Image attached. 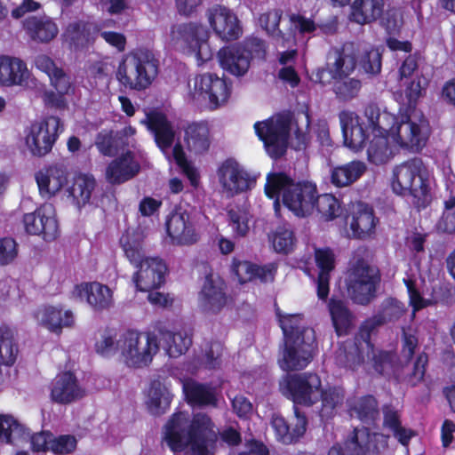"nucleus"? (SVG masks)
Returning a JSON list of instances; mask_svg holds the SVG:
<instances>
[{"instance_id": "nucleus-1", "label": "nucleus", "mask_w": 455, "mask_h": 455, "mask_svg": "<svg viewBox=\"0 0 455 455\" xmlns=\"http://www.w3.org/2000/svg\"><path fill=\"white\" fill-rule=\"evenodd\" d=\"M321 387V378L314 372L287 374L280 381L281 393L294 403V416L288 421L282 415H273L271 426L277 441L283 444H291L297 443L305 435L307 419L297 405L307 407L314 405L318 400Z\"/></svg>"}, {"instance_id": "nucleus-2", "label": "nucleus", "mask_w": 455, "mask_h": 455, "mask_svg": "<svg viewBox=\"0 0 455 455\" xmlns=\"http://www.w3.org/2000/svg\"><path fill=\"white\" fill-rule=\"evenodd\" d=\"M216 426L206 413L176 411L171 415L163 430V439L169 449L188 455H213L218 441Z\"/></svg>"}, {"instance_id": "nucleus-3", "label": "nucleus", "mask_w": 455, "mask_h": 455, "mask_svg": "<svg viewBox=\"0 0 455 455\" xmlns=\"http://www.w3.org/2000/svg\"><path fill=\"white\" fill-rule=\"evenodd\" d=\"M364 116L368 127L374 135H390L403 148L419 152L427 144V134L422 132L418 124L411 122L410 117L398 123L394 115L386 111L381 112L374 103L365 107Z\"/></svg>"}, {"instance_id": "nucleus-4", "label": "nucleus", "mask_w": 455, "mask_h": 455, "mask_svg": "<svg viewBox=\"0 0 455 455\" xmlns=\"http://www.w3.org/2000/svg\"><path fill=\"white\" fill-rule=\"evenodd\" d=\"M299 315H288L280 319L284 337V348L279 365L283 371H300L313 360L315 340L314 331L301 326Z\"/></svg>"}, {"instance_id": "nucleus-5", "label": "nucleus", "mask_w": 455, "mask_h": 455, "mask_svg": "<svg viewBox=\"0 0 455 455\" xmlns=\"http://www.w3.org/2000/svg\"><path fill=\"white\" fill-rule=\"evenodd\" d=\"M160 70L159 56L148 47H137L119 62L116 77L120 85L131 91L148 89Z\"/></svg>"}, {"instance_id": "nucleus-6", "label": "nucleus", "mask_w": 455, "mask_h": 455, "mask_svg": "<svg viewBox=\"0 0 455 455\" xmlns=\"http://www.w3.org/2000/svg\"><path fill=\"white\" fill-rule=\"evenodd\" d=\"M391 188L395 194L411 196L416 208H426L431 202L427 170L419 157L411 158L393 169Z\"/></svg>"}, {"instance_id": "nucleus-7", "label": "nucleus", "mask_w": 455, "mask_h": 455, "mask_svg": "<svg viewBox=\"0 0 455 455\" xmlns=\"http://www.w3.org/2000/svg\"><path fill=\"white\" fill-rule=\"evenodd\" d=\"M380 283L379 268L363 258L357 259L350 266L345 279L348 297L360 306H368L377 298Z\"/></svg>"}, {"instance_id": "nucleus-8", "label": "nucleus", "mask_w": 455, "mask_h": 455, "mask_svg": "<svg viewBox=\"0 0 455 455\" xmlns=\"http://www.w3.org/2000/svg\"><path fill=\"white\" fill-rule=\"evenodd\" d=\"M254 130L271 158L276 160L286 154L291 131V121L288 117L278 116L263 122H256Z\"/></svg>"}, {"instance_id": "nucleus-9", "label": "nucleus", "mask_w": 455, "mask_h": 455, "mask_svg": "<svg viewBox=\"0 0 455 455\" xmlns=\"http://www.w3.org/2000/svg\"><path fill=\"white\" fill-rule=\"evenodd\" d=\"M141 333L127 330L117 339L118 351H120L125 363L129 366L142 367L148 365L159 349L157 338L155 334L148 333L146 342L140 345Z\"/></svg>"}, {"instance_id": "nucleus-10", "label": "nucleus", "mask_w": 455, "mask_h": 455, "mask_svg": "<svg viewBox=\"0 0 455 455\" xmlns=\"http://www.w3.org/2000/svg\"><path fill=\"white\" fill-rule=\"evenodd\" d=\"M64 127L59 116H49L31 124L26 136V145L34 156L42 157L50 153Z\"/></svg>"}, {"instance_id": "nucleus-11", "label": "nucleus", "mask_w": 455, "mask_h": 455, "mask_svg": "<svg viewBox=\"0 0 455 455\" xmlns=\"http://www.w3.org/2000/svg\"><path fill=\"white\" fill-rule=\"evenodd\" d=\"M218 177L223 189L232 196L251 190L256 184V177L232 157L221 163Z\"/></svg>"}, {"instance_id": "nucleus-12", "label": "nucleus", "mask_w": 455, "mask_h": 455, "mask_svg": "<svg viewBox=\"0 0 455 455\" xmlns=\"http://www.w3.org/2000/svg\"><path fill=\"white\" fill-rule=\"evenodd\" d=\"M317 192L316 185L311 181L293 182L283 195V204L297 217H307L315 212Z\"/></svg>"}, {"instance_id": "nucleus-13", "label": "nucleus", "mask_w": 455, "mask_h": 455, "mask_svg": "<svg viewBox=\"0 0 455 455\" xmlns=\"http://www.w3.org/2000/svg\"><path fill=\"white\" fill-rule=\"evenodd\" d=\"M173 37L180 41L191 54L205 62L212 58L207 41L208 35L204 26L195 23H182L172 30Z\"/></svg>"}, {"instance_id": "nucleus-14", "label": "nucleus", "mask_w": 455, "mask_h": 455, "mask_svg": "<svg viewBox=\"0 0 455 455\" xmlns=\"http://www.w3.org/2000/svg\"><path fill=\"white\" fill-rule=\"evenodd\" d=\"M165 228L174 245H191L199 239L190 214L181 205H175L167 216Z\"/></svg>"}, {"instance_id": "nucleus-15", "label": "nucleus", "mask_w": 455, "mask_h": 455, "mask_svg": "<svg viewBox=\"0 0 455 455\" xmlns=\"http://www.w3.org/2000/svg\"><path fill=\"white\" fill-rule=\"evenodd\" d=\"M135 267L138 269L132 275V281L138 291H150L164 284L168 267L162 259L148 257Z\"/></svg>"}, {"instance_id": "nucleus-16", "label": "nucleus", "mask_w": 455, "mask_h": 455, "mask_svg": "<svg viewBox=\"0 0 455 455\" xmlns=\"http://www.w3.org/2000/svg\"><path fill=\"white\" fill-rule=\"evenodd\" d=\"M406 312L403 302L388 297L380 305L379 310L373 317L365 320L359 328V335L363 342L370 344L374 330L387 323L398 321Z\"/></svg>"}, {"instance_id": "nucleus-17", "label": "nucleus", "mask_w": 455, "mask_h": 455, "mask_svg": "<svg viewBox=\"0 0 455 455\" xmlns=\"http://www.w3.org/2000/svg\"><path fill=\"white\" fill-rule=\"evenodd\" d=\"M208 20L215 34L224 41L237 40L243 27L235 13L229 8L215 4L208 10Z\"/></svg>"}, {"instance_id": "nucleus-18", "label": "nucleus", "mask_w": 455, "mask_h": 455, "mask_svg": "<svg viewBox=\"0 0 455 455\" xmlns=\"http://www.w3.org/2000/svg\"><path fill=\"white\" fill-rule=\"evenodd\" d=\"M198 299L204 311L212 314L220 313L228 299L225 281L220 276H214L212 273L206 275Z\"/></svg>"}, {"instance_id": "nucleus-19", "label": "nucleus", "mask_w": 455, "mask_h": 455, "mask_svg": "<svg viewBox=\"0 0 455 455\" xmlns=\"http://www.w3.org/2000/svg\"><path fill=\"white\" fill-rule=\"evenodd\" d=\"M195 91L204 100H208L212 108H217L230 96V87L227 81L215 74L204 73L196 76Z\"/></svg>"}, {"instance_id": "nucleus-20", "label": "nucleus", "mask_w": 455, "mask_h": 455, "mask_svg": "<svg viewBox=\"0 0 455 455\" xmlns=\"http://www.w3.org/2000/svg\"><path fill=\"white\" fill-rule=\"evenodd\" d=\"M378 222L373 208L363 202L354 204L346 218L351 235L356 239H366L373 235Z\"/></svg>"}, {"instance_id": "nucleus-21", "label": "nucleus", "mask_w": 455, "mask_h": 455, "mask_svg": "<svg viewBox=\"0 0 455 455\" xmlns=\"http://www.w3.org/2000/svg\"><path fill=\"white\" fill-rule=\"evenodd\" d=\"M37 323L52 333L61 334L64 328L75 324V315L69 309L64 310L60 306L43 305L34 312Z\"/></svg>"}, {"instance_id": "nucleus-22", "label": "nucleus", "mask_w": 455, "mask_h": 455, "mask_svg": "<svg viewBox=\"0 0 455 455\" xmlns=\"http://www.w3.org/2000/svg\"><path fill=\"white\" fill-rule=\"evenodd\" d=\"M141 123L145 124L153 134L156 145L161 151L165 152L172 147L176 132L172 123L164 112L156 109L150 110Z\"/></svg>"}, {"instance_id": "nucleus-23", "label": "nucleus", "mask_w": 455, "mask_h": 455, "mask_svg": "<svg viewBox=\"0 0 455 455\" xmlns=\"http://www.w3.org/2000/svg\"><path fill=\"white\" fill-rule=\"evenodd\" d=\"M140 171V164L131 150H126L111 160L105 170V179L111 185L124 184L134 177Z\"/></svg>"}, {"instance_id": "nucleus-24", "label": "nucleus", "mask_w": 455, "mask_h": 455, "mask_svg": "<svg viewBox=\"0 0 455 455\" xmlns=\"http://www.w3.org/2000/svg\"><path fill=\"white\" fill-rule=\"evenodd\" d=\"M344 144L355 152L362 150L367 143L369 134L361 118L354 112L343 110L339 114Z\"/></svg>"}, {"instance_id": "nucleus-25", "label": "nucleus", "mask_w": 455, "mask_h": 455, "mask_svg": "<svg viewBox=\"0 0 455 455\" xmlns=\"http://www.w3.org/2000/svg\"><path fill=\"white\" fill-rule=\"evenodd\" d=\"M51 399L60 404H68L84 395L75 373L68 371L59 373L52 382Z\"/></svg>"}, {"instance_id": "nucleus-26", "label": "nucleus", "mask_w": 455, "mask_h": 455, "mask_svg": "<svg viewBox=\"0 0 455 455\" xmlns=\"http://www.w3.org/2000/svg\"><path fill=\"white\" fill-rule=\"evenodd\" d=\"M68 172L62 164H55L39 170L35 174L40 195L50 198L68 184Z\"/></svg>"}, {"instance_id": "nucleus-27", "label": "nucleus", "mask_w": 455, "mask_h": 455, "mask_svg": "<svg viewBox=\"0 0 455 455\" xmlns=\"http://www.w3.org/2000/svg\"><path fill=\"white\" fill-rule=\"evenodd\" d=\"M347 412L366 425H373L379 418V401L373 395L352 396L347 399Z\"/></svg>"}, {"instance_id": "nucleus-28", "label": "nucleus", "mask_w": 455, "mask_h": 455, "mask_svg": "<svg viewBox=\"0 0 455 455\" xmlns=\"http://www.w3.org/2000/svg\"><path fill=\"white\" fill-rule=\"evenodd\" d=\"M315 260L319 268L316 294L319 299L326 300L330 293L331 272L335 268V255L329 247L316 248Z\"/></svg>"}, {"instance_id": "nucleus-29", "label": "nucleus", "mask_w": 455, "mask_h": 455, "mask_svg": "<svg viewBox=\"0 0 455 455\" xmlns=\"http://www.w3.org/2000/svg\"><path fill=\"white\" fill-rule=\"evenodd\" d=\"M248 56L240 44L224 46L218 52L221 68L236 76H243L248 71L251 64Z\"/></svg>"}, {"instance_id": "nucleus-30", "label": "nucleus", "mask_w": 455, "mask_h": 455, "mask_svg": "<svg viewBox=\"0 0 455 455\" xmlns=\"http://www.w3.org/2000/svg\"><path fill=\"white\" fill-rule=\"evenodd\" d=\"M25 231L32 235H42L45 241L54 240L59 233L57 220L53 217L45 216L42 210L37 209L23 216Z\"/></svg>"}, {"instance_id": "nucleus-31", "label": "nucleus", "mask_w": 455, "mask_h": 455, "mask_svg": "<svg viewBox=\"0 0 455 455\" xmlns=\"http://www.w3.org/2000/svg\"><path fill=\"white\" fill-rule=\"evenodd\" d=\"M79 296H85L94 311L102 312L113 306V292L108 285L98 282L83 283L76 286Z\"/></svg>"}, {"instance_id": "nucleus-32", "label": "nucleus", "mask_w": 455, "mask_h": 455, "mask_svg": "<svg viewBox=\"0 0 455 455\" xmlns=\"http://www.w3.org/2000/svg\"><path fill=\"white\" fill-rule=\"evenodd\" d=\"M36 67L47 74L51 84L58 92L70 94L75 91L74 82L63 68L56 66L54 60L49 56L41 54L35 60Z\"/></svg>"}, {"instance_id": "nucleus-33", "label": "nucleus", "mask_w": 455, "mask_h": 455, "mask_svg": "<svg viewBox=\"0 0 455 455\" xmlns=\"http://www.w3.org/2000/svg\"><path fill=\"white\" fill-rule=\"evenodd\" d=\"M184 141L188 151L195 155L208 152L212 143L208 122L197 121L188 124L184 128Z\"/></svg>"}, {"instance_id": "nucleus-34", "label": "nucleus", "mask_w": 455, "mask_h": 455, "mask_svg": "<svg viewBox=\"0 0 455 455\" xmlns=\"http://www.w3.org/2000/svg\"><path fill=\"white\" fill-rule=\"evenodd\" d=\"M28 77L26 63L16 57L0 56V84L21 85Z\"/></svg>"}, {"instance_id": "nucleus-35", "label": "nucleus", "mask_w": 455, "mask_h": 455, "mask_svg": "<svg viewBox=\"0 0 455 455\" xmlns=\"http://www.w3.org/2000/svg\"><path fill=\"white\" fill-rule=\"evenodd\" d=\"M119 245L126 259L134 267L146 259L144 236L138 230H125L119 238Z\"/></svg>"}, {"instance_id": "nucleus-36", "label": "nucleus", "mask_w": 455, "mask_h": 455, "mask_svg": "<svg viewBox=\"0 0 455 455\" xmlns=\"http://www.w3.org/2000/svg\"><path fill=\"white\" fill-rule=\"evenodd\" d=\"M384 6V0H355L350 20L360 25L371 24L382 17Z\"/></svg>"}, {"instance_id": "nucleus-37", "label": "nucleus", "mask_w": 455, "mask_h": 455, "mask_svg": "<svg viewBox=\"0 0 455 455\" xmlns=\"http://www.w3.org/2000/svg\"><path fill=\"white\" fill-rule=\"evenodd\" d=\"M23 27L33 40L41 43L52 41L59 32L56 23L46 16L28 17L25 20Z\"/></svg>"}, {"instance_id": "nucleus-38", "label": "nucleus", "mask_w": 455, "mask_h": 455, "mask_svg": "<svg viewBox=\"0 0 455 455\" xmlns=\"http://www.w3.org/2000/svg\"><path fill=\"white\" fill-rule=\"evenodd\" d=\"M183 392L187 402L191 405H217L215 389L208 384L189 379L183 384Z\"/></svg>"}, {"instance_id": "nucleus-39", "label": "nucleus", "mask_w": 455, "mask_h": 455, "mask_svg": "<svg viewBox=\"0 0 455 455\" xmlns=\"http://www.w3.org/2000/svg\"><path fill=\"white\" fill-rule=\"evenodd\" d=\"M327 306L337 335L348 334L353 325L354 315L347 302L332 297L329 299Z\"/></svg>"}, {"instance_id": "nucleus-40", "label": "nucleus", "mask_w": 455, "mask_h": 455, "mask_svg": "<svg viewBox=\"0 0 455 455\" xmlns=\"http://www.w3.org/2000/svg\"><path fill=\"white\" fill-rule=\"evenodd\" d=\"M365 171L366 165L363 162L351 161L331 170V182L337 188L347 187L360 179Z\"/></svg>"}, {"instance_id": "nucleus-41", "label": "nucleus", "mask_w": 455, "mask_h": 455, "mask_svg": "<svg viewBox=\"0 0 455 455\" xmlns=\"http://www.w3.org/2000/svg\"><path fill=\"white\" fill-rule=\"evenodd\" d=\"M173 395L169 388L159 379H155L150 384L149 400L148 408L154 416H160L169 410Z\"/></svg>"}, {"instance_id": "nucleus-42", "label": "nucleus", "mask_w": 455, "mask_h": 455, "mask_svg": "<svg viewBox=\"0 0 455 455\" xmlns=\"http://www.w3.org/2000/svg\"><path fill=\"white\" fill-rule=\"evenodd\" d=\"M161 334L164 348L170 357H180L186 354L192 345V336L185 331L177 332L164 331Z\"/></svg>"}, {"instance_id": "nucleus-43", "label": "nucleus", "mask_w": 455, "mask_h": 455, "mask_svg": "<svg viewBox=\"0 0 455 455\" xmlns=\"http://www.w3.org/2000/svg\"><path fill=\"white\" fill-rule=\"evenodd\" d=\"M28 429L9 414H0V443L12 444L29 436Z\"/></svg>"}, {"instance_id": "nucleus-44", "label": "nucleus", "mask_w": 455, "mask_h": 455, "mask_svg": "<svg viewBox=\"0 0 455 455\" xmlns=\"http://www.w3.org/2000/svg\"><path fill=\"white\" fill-rule=\"evenodd\" d=\"M346 390L340 386L327 387L320 391L321 416L333 418L345 400Z\"/></svg>"}, {"instance_id": "nucleus-45", "label": "nucleus", "mask_w": 455, "mask_h": 455, "mask_svg": "<svg viewBox=\"0 0 455 455\" xmlns=\"http://www.w3.org/2000/svg\"><path fill=\"white\" fill-rule=\"evenodd\" d=\"M333 54L334 61L330 67L331 78L349 76L356 68V55L353 52H347L345 47L335 49Z\"/></svg>"}, {"instance_id": "nucleus-46", "label": "nucleus", "mask_w": 455, "mask_h": 455, "mask_svg": "<svg viewBox=\"0 0 455 455\" xmlns=\"http://www.w3.org/2000/svg\"><path fill=\"white\" fill-rule=\"evenodd\" d=\"M95 187L96 180L92 175L82 174L75 179L68 191L69 196L81 207L89 203Z\"/></svg>"}, {"instance_id": "nucleus-47", "label": "nucleus", "mask_w": 455, "mask_h": 455, "mask_svg": "<svg viewBox=\"0 0 455 455\" xmlns=\"http://www.w3.org/2000/svg\"><path fill=\"white\" fill-rule=\"evenodd\" d=\"M332 91L339 101L347 102L358 96L362 88L360 79L350 76L332 78Z\"/></svg>"}, {"instance_id": "nucleus-48", "label": "nucleus", "mask_w": 455, "mask_h": 455, "mask_svg": "<svg viewBox=\"0 0 455 455\" xmlns=\"http://www.w3.org/2000/svg\"><path fill=\"white\" fill-rule=\"evenodd\" d=\"M122 142V137H118L113 131L102 130L96 135L94 144L100 155L113 157L123 149Z\"/></svg>"}, {"instance_id": "nucleus-49", "label": "nucleus", "mask_w": 455, "mask_h": 455, "mask_svg": "<svg viewBox=\"0 0 455 455\" xmlns=\"http://www.w3.org/2000/svg\"><path fill=\"white\" fill-rule=\"evenodd\" d=\"M294 180L284 172H270L267 176L265 194L269 199L279 200L286 189H290Z\"/></svg>"}, {"instance_id": "nucleus-50", "label": "nucleus", "mask_w": 455, "mask_h": 455, "mask_svg": "<svg viewBox=\"0 0 455 455\" xmlns=\"http://www.w3.org/2000/svg\"><path fill=\"white\" fill-rule=\"evenodd\" d=\"M92 27V23L88 21L75 20L67 26L64 36L71 46H83L89 41Z\"/></svg>"}, {"instance_id": "nucleus-51", "label": "nucleus", "mask_w": 455, "mask_h": 455, "mask_svg": "<svg viewBox=\"0 0 455 455\" xmlns=\"http://www.w3.org/2000/svg\"><path fill=\"white\" fill-rule=\"evenodd\" d=\"M391 155L387 138L384 135H374L367 148L368 160L377 165L383 164L389 161Z\"/></svg>"}, {"instance_id": "nucleus-52", "label": "nucleus", "mask_w": 455, "mask_h": 455, "mask_svg": "<svg viewBox=\"0 0 455 455\" xmlns=\"http://www.w3.org/2000/svg\"><path fill=\"white\" fill-rule=\"evenodd\" d=\"M371 438V433L367 428L358 429L355 427L344 443L351 455H368L371 451L370 447Z\"/></svg>"}, {"instance_id": "nucleus-53", "label": "nucleus", "mask_w": 455, "mask_h": 455, "mask_svg": "<svg viewBox=\"0 0 455 455\" xmlns=\"http://www.w3.org/2000/svg\"><path fill=\"white\" fill-rule=\"evenodd\" d=\"M315 211H316L326 221L332 220L342 214V207L339 201L331 194L319 195L315 201Z\"/></svg>"}, {"instance_id": "nucleus-54", "label": "nucleus", "mask_w": 455, "mask_h": 455, "mask_svg": "<svg viewBox=\"0 0 455 455\" xmlns=\"http://www.w3.org/2000/svg\"><path fill=\"white\" fill-rule=\"evenodd\" d=\"M295 243L296 238L293 231L285 226H279L273 235V247L279 253H290L293 250Z\"/></svg>"}, {"instance_id": "nucleus-55", "label": "nucleus", "mask_w": 455, "mask_h": 455, "mask_svg": "<svg viewBox=\"0 0 455 455\" xmlns=\"http://www.w3.org/2000/svg\"><path fill=\"white\" fill-rule=\"evenodd\" d=\"M228 224L232 228L235 237H244L247 235L249 228V220L246 212L236 208L228 211Z\"/></svg>"}, {"instance_id": "nucleus-56", "label": "nucleus", "mask_w": 455, "mask_h": 455, "mask_svg": "<svg viewBox=\"0 0 455 455\" xmlns=\"http://www.w3.org/2000/svg\"><path fill=\"white\" fill-rule=\"evenodd\" d=\"M359 65L366 74L379 75L382 67V55L378 49L371 48L362 55Z\"/></svg>"}, {"instance_id": "nucleus-57", "label": "nucleus", "mask_w": 455, "mask_h": 455, "mask_svg": "<svg viewBox=\"0 0 455 455\" xmlns=\"http://www.w3.org/2000/svg\"><path fill=\"white\" fill-rule=\"evenodd\" d=\"M224 346L220 341L209 342L204 353L203 364L209 370L217 369L221 365Z\"/></svg>"}, {"instance_id": "nucleus-58", "label": "nucleus", "mask_w": 455, "mask_h": 455, "mask_svg": "<svg viewBox=\"0 0 455 455\" xmlns=\"http://www.w3.org/2000/svg\"><path fill=\"white\" fill-rule=\"evenodd\" d=\"M255 263L248 260H241L236 257L232 259L230 265V273L236 277L237 281L243 284L253 281L252 273Z\"/></svg>"}, {"instance_id": "nucleus-59", "label": "nucleus", "mask_w": 455, "mask_h": 455, "mask_svg": "<svg viewBox=\"0 0 455 455\" xmlns=\"http://www.w3.org/2000/svg\"><path fill=\"white\" fill-rule=\"evenodd\" d=\"M251 60V59L265 60L267 53L266 42L257 36L246 37L242 44H240Z\"/></svg>"}, {"instance_id": "nucleus-60", "label": "nucleus", "mask_w": 455, "mask_h": 455, "mask_svg": "<svg viewBox=\"0 0 455 455\" xmlns=\"http://www.w3.org/2000/svg\"><path fill=\"white\" fill-rule=\"evenodd\" d=\"M19 254V244L12 237L0 238V266L12 263Z\"/></svg>"}, {"instance_id": "nucleus-61", "label": "nucleus", "mask_w": 455, "mask_h": 455, "mask_svg": "<svg viewBox=\"0 0 455 455\" xmlns=\"http://www.w3.org/2000/svg\"><path fill=\"white\" fill-rule=\"evenodd\" d=\"M282 15L283 12L281 10H274L263 14L261 21L264 23V28L269 35L276 38L284 39V33L279 28Z\"/></svg>"}, {"instance_id": "nucleus-62", "label": "nucleus", "mask_w": 455, "mask_h": 455, "mask_svg": "<svg viewBox=\"0 0 455 455\" xmlns=\"http://www.w3.org/2000/svg\"><path fill=\"white\" fill-rule=\"evenodd\" d=\"M76 439L71 435H62L52 438L50 450L54 454L65 455L73 452L76 448Z\"/></svg>"}, {"instance_id": "nucleus-63", "label": "nucleus", "mask_w": 455, "mask_h": 455, "mask_svg": "<svg viewBox=\"0 0 455 455\" xmlns=\"http://www.w3.org/2000/svg\"><path fill=\"white\" fill-rule=\"evenodd\" d=\"M372 366L379 375L387 374L393 368L392 353L380 350L373 354Z\"/></svg>"}, {"instance_id": "nucleus-64", "label": "nucleus", "mask_w": 455, "mask_h": 455, "mask_svg": "<svg viewBox=\"0 0 455 455\" xmlns=\"http://www.w3.org/2000/svg\"><path fill=\"white\" fill-rule=\"evenodd\" d=\"M428 82L421 76H416L405 88V95L410 104L416 103Z\"/></svg>"}]
</instances>
